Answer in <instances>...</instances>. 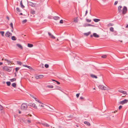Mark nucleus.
<instances>
[{
  "mask_svg": "<svg viewBox=\"0 0 128 128\" xmlns=\"http://www.w3.org/2000/svg\"><path fill=\"white\" fill-rule=\"evenodd\" d=\"M12 67H8L6 66H5L3 67V70H5L10 72L12 70Z\"/></svg>",
  "mask_w": 128,
  "mask_h": 128,
  "instance_id": "nucleus-1",
  "label": "nucleus"
},
{
  "mask_svg": "<svg viewBox=\"0 0 128 128\" xmlns=\"http://www.w3.org/2000/svg\"><path fill=\"white\" fill-rule=\"evenodd\" d=\"M28 107L27 104L25 103H23L21 106V108L22 110H26Z\"/></svg>",
  "mask_w": 128,
  "mask_h": 128,
  "instance_id": "nucleus-2",
  "label": "nucleus"
},
{
  "mask_svg": "<svg viewBox=\"0 0 128 128\" xmlns=\"http://www.w3.org/2000/svg\"><path fill=\"white\" fill-rule=\"evenodd\" d=\"M127 11V8L124 6L123 7V8L122 10V14H126V12Z\"/></svg>",
  "mask_w": 128,
  "mask_h": 128,
  "instance_id": "nucleus-3",
  "label": "nucleus"
},
{
  "mask_svg": "<svg viewBox=\"0 0 128 128\" xmlns=\"http://www.w3.org/2000/svg\"><path fill=\"white\" fill-rule=\"evenodd\" d=\"M28 105L29 106H31L35 108H37V106L36 104L34 103H30L28 104Z\"/></svg>",
  "mask_w": 128,
  "mask_h": 128,
  "instance_id": "nucleus-4",
  "label": "nucleus"
},
{
  "mask_svg": "<svg viewBox=\"0 0 128 128\" xmlns=\"http://www.w3.org/2000/svg\"><path fill=\"white\" fill-rule=\"evenodd\" d=\"M98 87L99 88L104 90H107V88L106 87L102 85H100Z\"/></svg>",
  "mask_w": 128,
  "mask_h": 128,
  "instance_id": "nucleus-5",
  "label": "nucleus"
},
{
  "mask_svg": "<svg viewBox=\"0 0 128 128\" xmlns=\"http://www.w3.org/2000/svg\"><path fill=\"white\" fill-rule=\"evenodd\" d=\"M128 102V100L126 99H124V100L121 101L120 102V104H126Z\"/></svg>",
  "mask_w": 128,
  "mask_h": 128,
  "instance_id": "nucleus-6",
  "label": "nucleus"
},
{
  "mask_svg": "<svg viewBox=\"0 0 128 128\" xmlns=\"http://www.w3.org/2000/svg\"><path fill=\"white\" fill-rule=\"evenodd\" d=\"M12 34L9 32H7L5 34V36L6 37H8L10 38V36H12Z\"/></svg>",
  "mask_w": 128,
  "mask_h": 128,
  "instance_id": "nucleus-7",
  "label": "nucleus"
},
{
  "mask_svg": "<svg viewBox=\"0 0 128 128\" xmlns=\"http://www.w3.org/2000/svg\"><path fill=\"white\" fill-rule=\"evenodd\" d=\"M44 77V76L42 75H39L36 76H35V78L37 79H41Z\"/></svg>",
  "mask_w": 128,
  "mask_h": 128,
  "instance_id": "nucleus-8",
  "label": "nucleus"
},
{
  "mask_svg": "<svg viewBox=\"0 0 128 128\" xmlns=\"http://www.w3.org/2000/svg\"><path fill=\"white\" fill-rule=\"evenodd\" d=\"M84 27L88 26H92L93 27H95V26L94 25H91L90 24H85L84 25Z\"/></svg>",
  "mask_w": 128,
  "mask_h": 128,
  "instance_id": "nucleus-9",
  "label": "nucleus"
},
{
  "mask_svg": "<svg viewBox=\"0 0 128 128\" xmlns=\"http://www.w3.org/2000/svg\"><path fill=\"white\" fill-rule=\"evenodd\" d=\"M118 91L124 94H127V92H126L123 91L122 90H119Z\"/></svg>",
  "mask_w": 128,
  "mask_h": 128,
  "instance_id": "nucleus-10",
  "label": "nucleus"
},
{
  "mask_svg": "<svg viewBox=\"0 0 128 128\" xmlns=\"http://www.w3.org/2000/svg\"><path fill=\"white\" fill-rule=\"evenodd\" d=\"M74 22H75L76 23L77 22L78 20V16H76V17L74 18Z\"/></svg>",
  "mask_w": 128,
  "mask_h": 128,
  "instance_id": "nucleus-11",
  "label": "nucleus"
},
{
  "mask_svg": "<svg viewBox=\"0 0 128 128\" xmlns=\"http://www.w3.org/2000/svg\"><path fill=\"white\" fill-rule=\"evenodd\" d=\"M122 8V6H120L118 7V10L119 12H122L121 9Z\"/></svg>",
  "mask_w": 128,
  "mask_h": 128,
  "instance_id": "nucleus-12",
  "label": "nucleus"
},
{
  "mask_svg": "<svg viewBox=\"0 0 128 128\" xmlns=\"http://www.w3.org/2000/svg\"><path fill=\"white\" fill-rule=\"evenodd\" d=\"M93 36L96 38H98L99 37V36L98 34L96 33H95L93 34Z\"/></svg>",
  "mask_w": 128,
  "mask_h": 128,
  "instance_id": "nucleus-13",
  "label": "nucleus"
},
{
  "mask_svg": "<svg viewBox=\"0 0 128 128\" xmlns=\"http://www.w3.org/2000/svg\"><path fill=\"white\" fill-rule=\"evenodd\" d=\"M16 46L20 49H23L22 47L21 44H16Z\"/></svg>",
  "mask_w": 128,
  "mask_h": 128,
  "instance_id": "nucleus-14",
  "label": "nucleus"
},
{
  "mask_svg": "<svg viewBox=\"0 0 128 128\" xmlns=\"http://www.w3.org/2000/svg\"><path fill=\"white\" fill-rule=\"evenodd\" d=\"M53 18L55 20H58L60 19L59 16H53Z\"/></svg>",
  "mask_w": 128,
  "mask_h": 128,
  "instance_id": "nucleus-15",
  "label": "nucleus"
},
{
  "mask_svg": "<svg viewBox=\"0 0 128 128\" xmlns=\"http://www.w3.org/2000/svg\"><path fill=\"white\" fill-rule=\"evenodd\" d=\"M91 33V32H89L87 33H84V34L86 36H88Z\"/></svg>",
  "mask_w": 128,
  "mask_h": 128,
  "instance_id": "nucleus-16",
  "label": "nucleus"
},
{
  "mask_svg": "<svg viewBox=\"0 0 128 128\" xmlns=\"http://www.w3.org/2000/svg\"><path fill=\"white\" fill-rule=\"evenodd\" d=\"M90 76L92 78H97V77L96 76L93 74H90Z\"/></svg>",
  "mask_w": 128,
  "mask_h": 128,
  "instance_id": "nucleus-17",
  "label": "nucleus"
},
{
  "mask_svg": "<svg viewBox=\"0 0 128 128\" xmlns=\"http://www.w3.org/2000/svg\"><path fill=\"white\" fill-rule=\"evenodd\" d=\"M29 5L31 6H34V4L32 2H29Z\"/></svg>",
  "mask_w": 128,
  "mask_h": 128,
  "instance_id": "nucleus-18",
  "label": "nucleus"
},
{
  "mask_svg": "<svg viewBox=\"0 0 128 128\" xmlns=\"http://www.w3.org/2000/svg\"><path fill=\"white\" fill-rule=\"evenodd\" d=\"M93 20L95 22H97L100 20L98 19L95 18L93 19Z\"/></svg>",
  "mask_w": 128,
  "mask_h": 128,
  "instance_id": "nucleus-19",
  "label": "nucleus"
},
{
  "mask_svg": "<svg viewBox=\"0 0 128 128\" xmlns=\"http://www.w3.org/2000/svg\"><path fill=\"white\" fill-rule=\"evenodd\" d=\"M20 5L22 8H24V6L23 4L22 1H21L20 2Z\"/></svg>",
  "mask_w": 128,
  "mask_h": 128,
  "instance_id": "nucleus-20",
  "label": "nucleus"
},
{
  "mask_svg": "<svg viewBox=\"0 0 128 128\" xmlns=\"http://www.w3.org/2000/svg\"><path fill=\"white\" fill-rule=\"evenodd\" d=\"M16 84L15 83H14L12 84V86L13 87L16 88Z\"/></svg>",
  "mask_w": 128,
  "mask_h": 128,
  "instance_id": "nucleus-21",
  "label": "nucleus"
},
{
  "mask_svg": "<svg viewBox=\"0 0 128 128\" xmlns=\"http://www.w3.org/2000/svg\"><path fill=\"white\" fill-rule=\"evenodd\" d=\"M12 39L13 40H16V38L14 36H12L11 37Z\"/></svg>",
  "mask_w": 128,
  "mask_h": 128,
  "instance_id": "nucleus-22",
  "label": "nucleus"
},
{
  "mask_svg": "<svg viewBox=\"0 0 128 128\" xmlns=\"http://www.w3.org/2000/svg\"><path fill=\"white\" fill-rule=\"evenodd\" d=\"M28 46L29 48H31L33 46V45L32 44H28Z\"/></svg>",
  "mask_w": 128,
  "mask_h": 128,
  "instance_id": "nucleus-23",
  "label": "nucleus"
},
{
  "mask_svg": "<svg viewBox=\"0 0 128 128\" xmlns=\"http://www.w3.org/2000/svg\"><path fill=\"white\" fill-rule=\"evenodd\" d=\"M84 123L86 124H87L88 126H90V123L88 122L87 121H85L84 122Z\"/></svg>",
  "mask_w": 128,
  "mask_h": 128,
  "instance_id": "nucleus-24",
  "label": "nucleus"
},
{
  "mask_svg": "<svg viewBox=\"0 0 128 128\" xmlns=\"http://www.w3.org/2000/svg\"><path fill=\"white\" fill-rule=\"evenodd\" d=\"M6 83L8 86H10L11 84V83L10 81L7 82Z\"/></svg>",
  "mask_w": 128,
  "mask_h": 128,
  "instance_id": "nucleus-25",
  "label": "nucleus"
},
{
  "mask_svg": "<svg viewBox=\"0 0 128 128\" xmlns=\"http://www.w3.org/2000/svg\"><path fill=\"white\" fill-rule=\"evenodd\" d=\"M16 10V12H20V10L18 8H17Z\"/></svg>",
  "mask_w": 128,
  "mask_h": 128,
  "instance_id": "nucleus-26",
  "label": "nucleus"
},
{
  "mask_svg": "<svg viewBox=\"0 0 128 128\" xmlns=\"http://www.w3.org/2000/svg\"><path fill=\"white\" fill-rule=\"evenodd\" d=\"M10 80L11 82H12L14 81H15L16 80V78H13L12 79H10Z\"/></svg>",
  "mask_w": 128,
  "mask_h": 128,
  "instance_id": "nucleus-27",
  "label": "nucleus"
},
{
  "mask_svg": "<svg viewBox=\"0 0 128 128\" xmlns=\"http://www.w3.org/2000/svg\"><path fill=\"white\" fill-rule=\"evenodd\" d=\"M43 125L46 127H49V125L48 124L46 123L43 124Z\"/></svg>",
  "mask_w": 128,
  "mask_h": 128,
  "instance_id": "nucleus-28",
  "label": "nucleus"
},
{
  "mask_svg": "<svg viewBox=\"0 0 128 128\" xmlns=\"http://www.w3.org/2000/svg\"><path fill=\"white\" fill-rule=\"evenodd\" d=\"M47 87L50 88H53V86L52 85H48Z\"/></svg>",
  "mask_w": 128,
  "mask_h": 128,
  "instance_id": "nucleus-29",
  "label": "nucleus"
},
{
  "mask_svg": "<svg viewBox=\"0 0 128 128\" xmlns=\"http://www.w3.org/2000/svg\"><path fill=\"white\" fill-rule=\"evenodd\" d=\"M17 62L18 64L20 65H21L22 64V63L19 61H17Z\"/></svg>",
  "mask_w": 128,
  "mask_h": 128,
  "instance_id": "nucleus-30",
  "label": "nucleus"
},
{
  "mask_svg": "<svg viewBox=\"0 0 128 128\" xmlns=\"http://www.w3.org/2000/svg\"><path fill=\"white\" fill-rule=\"evenodd\" d=\"M110 30L112 32H113L114 31V28L113 27H111L110 28Z\"/></svg>",
  "mask_w": 128,
  "mask_h": 128,
  "instance_id": "nucleus-31",
  "label": "nucleus"
},
{
  "mask_svg": "<svg viewBox=\"0 0 128 128\" xmlns=\"http://www.w3.org/2000/svg\"><path fill=\"white\" fill-rule=\"evenodd\" d=\"M20 68L19 67H16L15 68V70L16 72H18V71L20 69Z\"/></svg>",
  "mask_w": 128,
  "mask_h": 128,
  "instance_id": "nucleus-32",
  "label": "nucleus"
},
{
  "mask_svg": "<svg viewBox=\"0 0 128 128\" xmlns=\"http://www.w3.org/2000/svg\"><path fill=\"white\" fill-rule=\"evenodd\" d=\"M0 33L3 36L4 34V31H0Z\"/></svg>",
  "mask_w": 128,
  "mask_h": 128,
  "instance_id": "nucleus-33",
  "label": "nucleus"
},
{
  "mask_svg": "<svg viewBox=\"0 0 128 128\" xmlns=\"http://www.w3.org/2000/svg\"><path fill=\"white\" fill-rule=\"evenodd\" d=\"M114 25V24H112L110 23L108 24V26H113Z\"/></svg>",
  "mask_w": 128,
  "mask_h": 128,
  "instance_id": "nucleus-34",
  "label": "nucleus"
},
{
  "mask_svg": "<svg viewBox=\"0 0 128 128\" xmlns=\"http://www.w3.org/2000/svg\"><path fill=\"white\" fill-rule=\"evenodd\" d=\"M27 21V20L26 19H25V20H23L22 21V23L23 24H24Z\"/></svg>",
  "mask_w": 128,
  "mask_h": 128,
  "instance_id": "nucleus-35",
  "label": "nucleus"
},
{
  "mask_svg": "<svg viewBox=\"0 0 128 128\" xmlns=\"http://www.w3.org/2000/svg\"><path fill=\"white\" fill-rule=\"evenodd\" d=\"M86 21L88 22H91V20H89L88 19H86Z\"/></svg>",
  "mask_w": 128,
  "mask_h": 128,
  "instance_id": "nucleus-36",
  "label": "nucleus"
},
{
  "mask_svg": "<svg viewBox=\"0 0 128 128\" xmlns=\"http://www.w3.org/2000/svg\"><path fill=\"white\" fill-rule=\"evenodd\" d=\"M10 25L12 28V29H13V24L12 22H11L10 24Z\"/></svg>",
  "mask_w": 128,
  "mask_h": 128,
  "instance_id": "nucleus-37",
  "label": "nucleus"
},
{
  "mask_svg": "<svg viewBox=\"0 0 128 128\" xmlns=\"http://www.w3.org/2000/svg\"><path fill=\"white\" fill-rule=\"evenodd\" d=\"M107 56L106 55H104L102 56H101L102 58H106V57Z\"/></svg>",
  "mask_w": 128,
  "mask_h": 128,
  "instance_id": "nucleus-38",
  "label": "nucleus"
},
{
  "mask_svg": "<svg viewBox=\"0 0 128 128\" xmlns=\"http://www.w3.org/2000/svg\"><path fill=\"white\" fill-rule=\"evenodd\" d=\"M73 117V116L72 115H70L69 116H67V118H72Z\"/></svg>",
  "mask_w": 128,
  "mask_h": 128,
  "instance_id": "nucleus-39",
  "label": "nucleus"
},
{
  "mask_svg": "<svg viewBox=\"0 0 128 128\" xmlns=\"http://www.w3.org/2000/svg\"><path fill=\"white\" fill-rule=\"evenodd\" d=\"M45 67L46 68H48L49 67V65L47 64H46L44 65Z\"/></svg>",
  "mask_w": 128,
  "mask_h": 128,
  "instance_id": "nucleus-40",
  "label": "nucleus"
},
{
  "mask_svg": "<svg viewBox=\"0 0 128 128\" xmlns=\"http://www.w3.org/2000/svg\"><path fill=\"white\" fill-rule=\"evenodd\" d=\"M31 12L32 14H35V11H34V10H32L31 11Z\"/></svg>",
  "mask_w": 128,
  "mask_h": 128,
  "instance_id": "nucleus-41",
  "label": "nucleus"
},
{
  "mask_svg": "<svg viewBox=\"0 0 128 128\" xmlns=\"http://www.w3.org/2000/svg\"><path fill=\"white\" fill-rule=\"evenodd\" d=\"M50 37L53 39H55V37L52 34L51 36H50Z\"/></svg>",
  "mask_w": 128,
  "mask_h": 128,
  "instance_id": "nucleus-42",
  "label": "nucleus"
},
{
  "mask_svg": "<svg viewBox=\"0 0 128 128\" xmlns=\"http://www.w3.org/2000/svg\"><path fill=\"white\" fill-rule=\"evenodd\" d=\"M3 108V107L2 105L0 104V110H2Z\"/></svg>",
  "mask_w": 128,
  "mask_h": 128,
  "instance_id": "nucleus-43",
  "label": "nucleus"
},
{
  "mask_svg": "<svg viewBox=\"0 0 128 128\" xmlns=\"http://www.w3.org/2000/svg\"><path fill=\"white\" fill-rule=\"evenodd\" d=\"M80 94V93L77 94H76V96L77 98H78L79 97Z\"/></svg>",
  "mask_w": 128,
  "mask_h": 128,
  "instance_id": "nucleus-44",
  "label": "nucleus"
},
{
  "mask_svg": "<svg viewBox=\"0 0 128 128\" xmlns=\"http://www.w3.org/2000/svg\"><path fill=\"white\" fill-rule=\"evenodd\" d=\"M34 98L35 100L37 102H38V101H39V100L37 99L36 98L34 97Z\"/></svg>",
  "mask_w": 128,
  "mask_h": 128,
  "instance_id": "nucleus-45",
  "label": "nucleus"
},
{
  "mask_svg": "<svg viewBox=\"0 0 128 128\" xmlns=\"http://www.w3.org/2000/svg\"><path fill=\"white\" fill-rule=\"evenodd\" d=\"M60 22V24H62L63 22V20H61Z\"/></svg>",
  "mask_w": 128,
  "mask_h": 128,
  "instance_id": "nucleus-46",
  "label": "nucleus"
},
{
  "mask_svg": "<svg viewBox=\"0 0 128 128\" xmlns=\"http://www.w3.org/2000/svg\"><path fill=\"white\" fill-rule=\"evenodd\" d=\"M27 68H28L29 69H32V68L31 66H28V67Z\"/></svg>",
  "mask_w": 128,
  "mask_h": 128,
  "instance_id": "nucleus-47",
  "label": "nucleus"
},
{
  "mask_svg": "<svg viewBox=\"0 0 128 128\" xmlns=\"http://www.w3.org/2000/svg\"><path fill=\"white\" fill-rule=\"evenodd\" d=\"M48 34L50 37V36H51L52 35L51 33H50V32H48Z\"/></svg>",
  "mask_w": 128,
  "mask_h": 128,
  "instance_id": "nucleus-48",
  "label": "nucleus"
},
{
  "mask_svg": "<svg viewBox=\"0 0 128 128\" xmlns=\"http://www.w3.org/2000/svg\"><path fill=\"white\" fill-rule=\"evenodd\" d=\"M118 1H116L114 3V5H116L117 4H118Z\"/></svg>",
  "mask_w": 128,
  "mask_h": 128,
  "instance_id": "nucleus-49",
  "label": "nucleus"
},
{
  "mask_svg": "<svg viewBox=\"0 0 128 128\" xmlns=\"http://www.w3.org/2000/svg\"><path fill=\"white\" fill-rule=\"evenodd\" d=\"M30 96L32 97L33 98H34V97L33 96V95L32 94H30Z\"/></svg>",
  "mask_w": 128,
  "mask_h": 128,
  "instance_id": "nucleus-50",
  "label": "nucleus"
},
{
  "mask_svg": "<svg viewBox=\"0 0 128 128\" xmlns=\"http://www.w3.org/2000/svg\"><path fill=\"white\" fill-rule=\"evenodd\" d=\"M122 106H119V107H118V109L119 110H120L122 108Z\"/></svg>",
  "mask_w": 128,
  "mask_h": 128,
  "instance_id": "nucleus-51",
  "label": "nucleus"
},
{
  "mask_svg": "<svg viewBox=\"0 0 128 128\" xmlns=\"http://www.w3.org/2000/svg\"><path fill=\"white\" fill-rule=\"evenodd\" d=\"M27 122L28 124H30L31 122V121L30 120H27Z\"/></svg>",
  "mask_w": 128,
  "mask_h": 128,
  "instance_id": "nucleus-52",
  "label": "nucleus"
},
{
  "mask_svg": "<svg viewBox=\"0 0 128 128\" xmlns=\"http://www.w3.org/2000/svg\"><path fill=\"white\" fill-rule=\"evenodd\" d=\"M7 62L8 64H9L10 63H11V62H10V61L8 60V61Z\"/></svg>",
  "mask_w": 128,
  "mask_h": 128,
  "instance_id": "nucleus-53",
  "label": "nucleus"
},
{
  "mask_svg": "<svg viewBox=\"0 0 128 128\" xmlns=\"http://www.w3.org/2000/svg\"><path fill=\"white\" fill-rule=\"evenodd\" d=\"M56 82L58 84H60V83L59 82H58L57 80H56Z\"/></svg>",
  "mask_w": 128,
  "mask_h": 128,
  "instance_id": "nucleus-54",
  "label": "nucleus"
},
{
  "mask_svg": "<svg viewBox=\"0 0 128 128\" xmlns=\"http://www.w3.org/2000/svg\"><path fill=\"white\" fill-rule=\"evenodd\" d=\"M28 66L27 65H22V66H24V67H28Z\"/></svg>",
  "mask_w": 128,
  "mask_h": 128,
  "instance_id": "nucleus-55",
  "label": "nucleus"
},
{
  "mask_svg": "<svg viewBox=\"0 0 128 128\" xmlns=\"http://www.w3.org/2000/svg\"><path fill=\"white\" fill-rule=\"evenodd\" d=\"M84 98L82 96H81L80 97V99H84Z\"/></svg>",
  "mask_w": 128,
  "mask_h": 128,
  "instance_id": "nucleus-56",
  "label": "nucleus"
},
{
  "mask_svg": "<svg viewBox=\"0 0 128 128\" xmlns=\"http://www.w3.org/2000/svg\"><path fill=\"white\" fill-rule=\"evenodd\" d=\"M52 16H48V18L49 19H50L52 18Z\"/></svg>",
  "mask_w": 128,
  "mask_h": 128,
  "instance_id": "nucleus-57",
  "label": "nucleus"
},
{
  "mask_svg": "<svg viewBox=\"0 0 128 128\" xmlns=\"http://www.w3.org/2000/svg\"><path fill=\"white\" fill-rule=\"evenodd\" d=\"M38 102L39 103H40V104H42V103L41 102H40L39 100V101H38Z\"/></svg>",
  "mask_w": 128,
  "mask_h": 128,
  "instance_id": "nucleus-58",
  "label": "nucleus"
},
{
  "mask_svg": "<svg viewBox=\"0 0 128 128\" xmlns=\"http://www.w3.org/2000/svg\"><path fill=\"white\" fill-rule=\"evenodd\" d=\"M3 64V63L2 62H0V66L2 65Z\"/></svg>",
  "mask_w": 128,
  "mask_h": 128,
  "instance_id": "nucleus-59",
  "label": "nucleus"
},
{
  "mask_svg": "<svg viewBox=\"0 0 128 128\" xmlns=\"http://www.w3.org/2000/svg\"><path fill=\"white\" fill-rule=\"evenodd\" d=\"M7 18L8 19V20H9V18L8 16H6Z\"/></svg>",
  "mask_w": 128,
  "mask_h": 128,
  "instance_id": "nucleus-60",
  "label": "nucleus"
},
{
  "mask_svg": "<svg viewBox=\"0 0 128 128\" xmlns=\"http://www.w3.org/2000/svg\"><path fill=\"white\" fill-rule=\"evenodd\" d=\"M88 13V11L87 10H86V14H85V15H86V14Z\"/></svg>",
  "mask_w": 128,
  "mask_h": 128,
  "instance_id": "nucleus-61",
  "label": "nucleus"
},
{
  "mask_svg": "<svg viewBox=\"0 0 128 128\" xmlns=\"http://www.w3.org/2000/svg\"><path fill=\"white\" fill-rule=\"evenodd\" d=\"M14 74H15V76H16V72H14Z\"/></svg>",
  "mask_w": 128,
  "mask_h": 128,
  "instance_id": "nucleus-62",
  "label": "nucleus"
},
{
  "mask_svg": "<svg viewBox=\"0 0 128 128\" xmlns=\"http://www.w3.org/2000/svg\"><path fill=\"white\" fill-rule=\"evenodd\" d=\"M19 14L20 15H22V13H20Z\"/></svg>",
  "mask_w": 128,
  "mask_h": 128,
  "instance_id": "nucleus-63",
  "label": "nucleus"
},
{
  "mask_svg": "<svg viewBox=\"0 0 128 128\" xmlns=\"http://www.w3.org/2000/svg\"><path fill=\"white\" fill-rule=\"evenodd\" d=\"M93 35H90V37H91V38H92L93 37Z\"/></svg>",
  "mask_w": 128,
  "mask_h": 128,
  "instance_id": "nucleus-64",
  "label": "nucleus"
}]
</instances>
